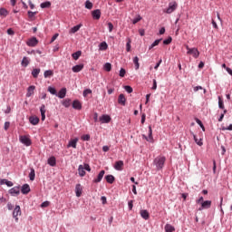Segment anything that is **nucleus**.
I'll return each mask as SVG.
<instances>
[{
	"label": "nucleus",
	"mask_w": 232,
	"mask_h": 232,
	"mask_svg": "<svg viewBox=\"0 0 232 232\" xmlns=\"http://www.w3.org/2000/svg\"><path fill=\"white\" fill-rule=\"evenodd\" d=\"M38 44H39V41L35 37H33L26 42L27 46H32V47L37 46Z\"/></svg>",
	"instance_id": "9d476101"
},
{
	"label": "nucleus",
	"mask_w": 232,
	"mask_h": 232,
	"mask_svg": "<svg viewBox=\"0 0 232 232\" xmlns=\"http://www.w3.org/2000/svg\"><path fill=\"white\" fill-rule=\"evenodd\" d=\"M57 37H59V34H53V36L51 39V43H53L57 39Z\"/></svg>",
	"instance_id": "69168bd1"
},
{
	"label": "nucleus",
	"mask_w": 232,
	"mask_h": 232,
	"mask_svg": "<svg viewBox=\"0 0 232 232\" xmlns=\"http://www.w3.org/2000/svg\"><path fill=\"white\" fill-rule=\"evenodd\" d=\"M40 111H41V116H42V121H45L46 119V106H44V104H43L40 107Z\"/></svg>",
	"instance_id": "f3484780"
},
{
	"label": "nucleus",
	"mask_w": 232,
	"mask_h": 232,
	"mask_svg": "<svg viewBox=\"0 0 232 232\" xmlns=\"http://www.w3.org/2000/svg\"><path fill=\"white\" fill-rule=\"evenodd\" d=\"M47 163L49 164V166L54 167L57 164V160H55V157L53 156L48 159Z\"/></svg>",
	"instance_id": "4be33fe9"
},
{
	"label": "nucleus",
	"mask_w": 232,
	"mask_h": 232,
	"mask_svg": "<svg viewBox=\"0 0 232 232\" xmlns=\"http://www.w3.org/2000/svg\"><path fill=\"white\" fill-rule=\"evenodd\" d=\"M202 202H205L204 201V197H200L198 199L196 200V203L200 204V206H201Z\"/></svg>",
	"instance_id": "6e6d98bb"
},
{
	"label": "nucleus",
	"mask_w": 232,
	"mask_h": 232,
	"mask_svg": "<svg viewBox=\"0 0 232 232\" xmlns=\"http://www.w3.org/2000/svg\"><path fill=\"white\" fill-rule=\"evenodd\" d=\"M48 92H50L52 95H57V90L53 87H48Z\"/></svg>",
	"instance_id": "a18cd8bd"
},
{
	"label": "nucleus",
	"mask_w": 232,
	"mask_h": 232,
	"mask_svg": "<svg viewBox=\"0 0 232 232\" xmlns=\"http://www.w3.org/2000/svg\"><path fill=\"white\" fill-rule=\"evenodd\" d=\"M211 200H205L202 202L201 207L198 208V211H202L203 209H209L211 208Z\"/></svg>",
	"instance_id": "0eeeda50"
},
{
	"label": "nucleus",
	"mask_w": 232,
	"mask_h": 232,
	"mask_svg": "<svg viewBox=\"0 0 232 232\" xmlns=\"http://www.w3.org/2000/svg\"><path fill=\"white\" fill-rule=\"evenodd\" d=\"M186 49L188 50V55H193L195 59H198V55H200V52L197 48H189V45H186Z\"/></svg>",
	"instance_id": "f03ea898"
},
{
	"label": "nucleus",
	"mask_w": 232,
	"mask_h": 232,
	"mask_svg": "<svg viewBox=\"0 0 232 232\" xmlns=\"http://www.w3.org/2000/svg\"><path fill=\"white\" fill-rule=\"evenodd\" d=\"M39 73H41V69H34L32 71V75L34 79H37V77H39Z\"/></svg>",
	"instance_id": "c756f323"
},
{
	"label": "nucleus",
	"mask_w": 232,
	"mask_h": 232,
	"mask_svg": "<svg viewBox=\"0 0 232 232\" xmlns=\"http://www.w3.org/2000/svg\"><path fill=\"white\" fill-rule=\"evenodd\" d=\"M126 75V70L124 68H121L120 70V77H124Z\"/></svg>",
	"instance_id": "603ef678"
},
{
	"label": "nucleus",
	"mask_w": 232,
	"mask_h": 232,
	"mask_svg": "<svg viewBox=\"0 0 232 232\" xmlns=\"http://www.w3.org/2000/svg\"><path fill=\"white\" fill-rule=\"evenodd\" d=\"M27 14H28V18L32 19L34 16H35L37 14V12L28 11Z\"/></svg>",
	"instance_id": "de8ad7c7"
},
{
	"label": "nucleus",
	"mask_w": 232,
	"mask_h": 232,
	"mask_svg": "<svg viewBox=\"0 0 232 232\" xmlns=\"http://www.w3.org/2000/svg\"><path fill=\"white\" fill-rule=\"evenodd\" d=\"M104 70H105V72H111V63H105Z\"/></svg>",
	"instance_id": "37998d69"
},
{
	"label": "nucleus",
	"mask_w": 232,
	"mask_h": 232,
	"mask_svg": "<svg viewBox=\"0 0 232 232\" xmlns=\"http://www.w3.org/2000/svg\"><path fill=\"white\" fill-rule=\"evenodd\" d=\"M212 26L215 28V30H218V25L217 24V22H215L214 19H212Z\"/></svg>",
	"instance_id": "052dcab7"
},
{
	"label": "nucleus",
	"mask_w": 232,
	"mask_h": 232,
	"mask_svg": "<svg viewBox=\"0 0 232 232\" xmlns=\"http://www.w3.org/2000/svg\"><path fill=\"white\" fill-rule=\"evenodd\" d=\"M81 55H82V52L81 51H77L76 53L72 54V56L74 59V61H77L79 59V57H81Z\"/></svg>",
	"instance_id": "f704fd0d"
},
{
	"label": "nucleus",
	"mask_w": 232,
	"mask_h": 232,
	"mask_svg": "<svg viewBox=\"0 0 232 232\" xmlns=\"http://www.w3.org/2000/svg\"><path fill=\"white\" fill-rule=\"evenodd\" d=\"M83 168H84V169H85L86 171H92V168H90V165H88V164H84V165H83Z\"/></svg>",
	"instance_id": "e2e57ef3"
},
{
	"label": "nucleus",
	"mask_w": 232,
	"mask_h": 232,
	"mask_svg": "<svg viewBox=\"0 0 232 232\" xmlns=\"http://www.w3.org/2000/svg\"><path fill=\"white\" fill-rule=\"evenodd\" d=\"M92 15L93 19H96L97 21H99V19H101V10L96 9V10L92 11Z\"/></svg>",
	"instance_id": "4468645a"
},
{
	"label": "nucleus",
	"mask_w": 232,
	"mask_h": 232,
	"mask_svg": "<svg viewBox=\"0 0 232 232\" xmlns=\"http://www.w3.org/2000/svg\"><path fill=\"white\" fill-rule=\"evenodd\" d=\"M124 168V161L122 160H118L115 162L114 164V169L117 170V171H122Z\"/></svg>",
	"instance_id": "6e6552de"
},
{
	"label": "nucleus",
	"mask_w": 232,
	"mask_h": 232,
	"mask_svg": "<svg viewBox=\"0 0 232 232\" xmlns=\"http://www.w3.org/2000/svg\"><path fill=\"white\" fill-rule=\"evenodd\" d=\"M28 64H30V58L24 56L22 60L21 65L24 66V68H26V66H28Z\"/></svg>",
	"instance_id": "b1692460"
},
{
	"label": "nucleus",
	"mask_w": 232,
	"mask_h": 232,
	"mask_svg": "<svg viewBox=\"0 0 232 232\" xmlns=\"http://www.w3.org/2000/svg\"><path fill=\"white\" fill-rule=\"evenodd\" d=\"M10 128V122L9 121H5V125H4V130H5V131Z\"/></svg>",
	"instance_id": "4d7b16f0"
},
{
	"label": "nucleus",
	"mask_w": 232,
	"mask_h": 232,
	"mask_svg": "<svg viewBox=\"0 0 232 232\" xmlns=\"http://www.w3.org/2000/svg\"><path fill=\"white\" fill-rule=\"evenodd\" d=\"M143 139H145L149 142H151V140H153V130H151V126L149 127V138L146 137V135H143Z\"/></svg>",
	"instance_id": "ddd939ff"
},
{
	"label": "nucleus",
	"mask_w": 232,
	"mask_h": 232,
	"mask_svg": "<svg viewBox=\"0 0 232 232\" xmlns=\"http://www.w3.org/2000/svg\"><path fill=\"white\" fill-rule=\"evenodd\" d=\"M82 26V24H78V25H75L73 26L72 28H71L70 30V34H77V32H79V30H81V27Z\"/></svg>",
	"instance_id": "bb28decb"
},
{
	"label": "nucleus",
	"mask_w": 232,
	"mask_h": 232,
	"mask_svg": "<svg viewBox=\"0 0 232 232\" xmlns=\"http://www.w3.org/2000/svg\"><path fill=\"white\" fill-rule=\"evenodd\" d=\"M118 102L121 106H126V96H124V94H120L118 97Z\"/></svg>",
	"instance_id": "2eb2a0df"
},
{
	"label": "nucleus",
	"mask_w": 232,
	"mask_h": 232,
	"mask_svg": "<svg viewBox=\"0 0 232 232\" xmlns=\"http://www.w3.org/2000/svg\"><path fill=\"white\" fill-rule=\"evenodd\" d=\"M77 142H79V139L75 138L73 140H71L67 145V148H77Z\"/></svg>",
	"instance_id": "f8f14e48"
},
{
	"label": "nucleus",
	"mask_w": 232,
	"mask_h": 232,
	"mask_svg": "<svg viewBox=\"0 0 232 232\" xmlns=\"http://www.w3.org/2000/svg\"><path fill=\"white\" fill-rule=\"evenodd\" d=\"M140 216L144 220H148L150 218V212L148 210H140Z\"/></svg>",
	"instance_id": "cd10ccee"
},
{
	"label": "nucleus",
	"mask_w": 232,
	"mask_h": 232,
	"mask_svg": "<svg viewBox=\"0 0 232 232\" xmlns=\"http://www.w3.org/2000/svg\"><path fill=\"white\" fill-rule=\"evenodd\" d=\"M127 52H130L131 50V41L129 40V42L126 44Z\"/></svg>",
	"instance_id": "5fc2aeb1"
},
{
	"label": "nucleus",
	"mask_w": 232,
	"mask_h": 232,
	"mask_svg": "<svg viewBox=\"0 0 232 232\" xmlns=\"http://www.w3.org/2000/svg\"><path fill=\"white\" fill-rule=\"evenodd\" d=\"M34 92H35V86L34 85L29 86L27 89L26 97H32Z\"/></svg>",
	"instance_id": "6ab92c4d"
},
{
	"label": "nucleus",
	"mask_w": 232,
	"mask_h": 232,
	"mask_svg": "<svg viewBox=\"0 0 232 232\" xmlns=\"http://www.w3.org/2000/svg\"><path fill=\"white\" fill-rule=\"evenodd\" d=\"M29 179L32 181L35 180V169H31V172L29 173Z\"/></svg>",
	"instance_id": "72a5a7b5"
},
{
	"label": "nucleus",
	"mask_w": 232,
	"mask_h": 232,
	"mask_svg": "<svg viewBox=\"0 0 232 232\" xmlns=\"http://www.w3.org/2000/svg\"><path fill=\"white\" fill-rule=\"evenodd\" d=\"M23 195H28V192L30 191V185L28 184H24L22 186V189H21Z\"/></svg>",
	"instance_id": "a211bd4d"
},
{
	"label": "nucleus",
	"mask_w": 232,
	"mask_h": 232,
	"mask_svg": "<svg viewBox=\"0 0 232 232\" xmlns=\"http://www.w3.org/2000/svg\"><path fill=\"white\" fill-rule=\"evenodd\" d=\"M8 193L12 197H17V195H19L21 193L20 187L17 186V187H14V188H10Z\"/></svg>",
	"instance_id": "423d86ee"
},
{
	"label": "nucleus",
	"mask_w": 232,
	"mask_h": 232,
	"mask_svg": "<svg viewBox=\"0 0 232 232\" xmlns=\"http://www.w3.org/2000/svg\"><path fill=\"white\" fill-rule=\"evenodd\" d=\"M72 108H73L74 110H82V105L81 104V102L75 100V101L72 102Z\"/></svg>",
	"instance_id": "412c9836"
},
{
	"label": "nucleus",
	"mask_w": 232,
	"mask_h": 232,
	"mask_svg": "<svg viewBox=\"0 0 232 232\" xmlns=\"http://www.w3.org/2000/svg\"><path fill=\"white\" fill-rule=\"evenodd\" d=\"M75 193H76V197H81V195H82V188L81 187V184L76 185Z\"/></svg>",
	"instance_id": "5701e85b"
},
{
	"label": "nucleus",
	"mask_w": 232,
	"mask_h": 232,
	"mask_svg": "<svg viewBox=\"0 0 232 232\" xmlns=\"http://www.w3.org/2000/svg\"><path fill=\"white\" fill-rule=\"evenodd\" d=\"M193 138H194L196 144H198V146H202L203 143L200 140L197 139V135L193 134Z\"/></svg>",
	"instance_id": "49530a36"
},
{
	"label": "nucleus",
	"mask_w": 232,
	"mask_h": 232,
	"mask_svg": "<svg viewBox=\"0 0 232 232\" xmlns=\"http://www.w3.org/2000/svg\"><path fill=\"white\" fill-rule=\"evenodd\" d=\"M105 179L109 184H113V182H115V177H113V175L105 176Z\"/></svg>",
	"instance_id": "c85d7f7f"
},
{
	"label": "nucleus",
	"mask_w": 232,
	"mask_h": 232,
	"mask_svg": "<svg viewBox=\"0 0 232 232\" xmlns=\"http://www.w3.org/2000/svg\"><path fill=\"white\" fill-rule=\"evenodd\" d=\"M108 27H109V32H113V24H111V22L108 23Z\"/></svg>",
	"instance_id": "13d9d810"
},
{
	"label": "nucleus",
	"mask_w": 232,
	"mask_h": 232,
	"mask_svg": "<svg viewBox=\"0 0 232 232\" xmlns=\"http://www.w3.org/2000/svg\"><path fill=\"white\" fill-rule=\"evenodd\" d=\"M124 90L127 92V93H132L133 92V88L130 85L124 86Z\"/></svg>",
	"instance_id": "c03bdc74"
},
{
	"label": "nucleus",
	"mask_w": 232,
	"mask_h": 232,
	"mask_svg": "<svg viewBox=\"0 0 232 232\" xmlns=\"http://www.w3.org/2000/svg\"><path fill=\"white\" fill-rule=\"evenodd\" d=\"M82 140H90V134H85V135L82 136Z\"/></svg>",
	"instance_id": "bf43d9fd"
},
{
	"label": "nucleus",
	"mask_w": 232,
	"mask_h": 232,
	"mask_svg": "<svg viewBox=\"0 0 232 232\" xmlns=\"http://www.w3.org/2000/svg\"><path fill=\"white\" fill-rule=\"evenodd\" d=\"M21 215V207L16 205L14 211H13V218L15 219V222H19V218Z\"/></svg>",
	"instance_id": "39448f33"
},
{
	"label": "nucleus",
	"mask_w": 232,
	"mask_h": 232,
	"mask_svg": "<svg viewBox=\"0 0 232 232\" xmlns=\"http://www.w3.org/2000/svg\"><path fill=\"white\" fill-rule=\"evenodd\" d=\"M78 173L80 175V177H84V175H86V170L84 169L83 165H80L78 168Z\"/></svg>",
	"instance_id": "393cba45"
},
{
	"label": "nucleus",
	"mask_w": 232,
	"mask_h": 232,
	"mask_svg": "<svg viewBox=\"0 0 232 232\" xmlns=\"http://www.w3.org/2000/svg\"><path fill=\"white\" fill-rule=\"evenodd\" d=\"M63 105L65 108H70V100H65V101L63 102Z\"/></svg>",
	"instance_id": "3c124183"
},
{
	"label": "nucleus",
	"mask_w": 232,
	"mask_h": 232,
	"mask_svg": "<svg viewBox=\"0 0 232 232\" xmlns=\"http://www.w3.org/2000/svg\"><path fill=\"white\" fill-rule=\"evenodd\" d=\"M53 71L52 70L45 71L44 73V76L45 79H48V77H53Z\"/></svg>",
	"instance_id": "473e14b6"
},
{
	"label": "nucleus",
	"mask_w": 232,
	"mask_h": 232,
	"mask_svg": "<svg viewBox=\"0 0 232 232\" xmlns=\"http://www.w3.org/2000/svg\"><path fill=\"white\" fill-rule=\"evenodd\" d=\"M90 93H92V90L90 89L83 91V97H87Z\"/></svg>",
	"instance_id": "8fccbe9b"
},
{
	"label": "nucleus",
	"mask_w": 232,
	"mask_h": 232,
	"mask_svg": "<svg viewBox=\"0 0 232 232\" xmlns=\"http://www.w3.org/2000/svg\"><path fill=\"white\" fill-rule=\"evenodd\" d=\"M29 122H31L33 124V126H37V124H39V117L31 116L29 118Z\"/></svg>",
	"instance_id": "dca6fc26"
},
{
	"label": "nucleus",
	"mask_w": 232,
	"mask_h": 232,
	"mask_svg": "<svg viewBox=\"0 0 232 232\" xmlns=\"http://www.w3.org/2000/svg\"><path fill=\"white\" fill-rule=\"evenodd\" d=\"M179 6V4L177 2H170L169 4V7L166 9V14H173L177 10V7Z\"/></svg>",
	"instance_id": "20e7f679"
},
{
	"label": "nucleus",
	"mask_w": 232,
	"mask_h": 232,
	"mask_svg": "<svg viewBox=\"0 0 232 232\" xmlns=\"http://www.w3.org/2000/svg\"><path fill=\"white\" fill-rule=\"evenodd\" d=\"M0 15L6 17V15H8V10L5 7L0 8Z\"/></svg>",
	"instance_id": "c9c22d12"
},
{
	"label": "nucleus",
	"mask_w": 232,
	"mask_h": 232,
	"mask_svg": "<svg viewBox=\"0 0 232 232\" xmlns=\"http://www.w3.org/2000/svg\"><path fill=\"white\" fill-rule=\"evenodd\" d=\"M140 21H142V16L140 14H138L136 18L132 20V24H137Z\"/></svg>",
	"instance_id": "a19ab883"
},
{
	"label": "nucleus",
	"mask_w": 232,
	"mask_h": 232,
	"mask_svg": "<svg viewBox=\"0 0 232 232\" xmlns=\"http://www.w3.org/2000/svg\"><path fill=\"white\" fill-rule=\"evenodd\" d=\"M171 41H173V39L169 36L168 39L163 41V44H171Z\"/></svg>",
	"instance_id": "09e8293b"
},
{
	"label": "nucleus",
	"mask_w": 232,
	"mask_h": 232,
	"mask_svg": "<svg viewBox=\"0 0 232 232\" xmlns=\"http://www.w3.org/2000/svg\"><path fill=\"white\" fill-rule=\"evenodd\" d=\"M82 68H84V64H78L72 67V72L74 73H79V72H82Z\"/></svg>",
	"instance_id": "aec40b11"
},
{
	"label": "nucleus",
	"mask_w": 232,
	"mask_h": 232,
	"mask_svg": "<svg viewBox=\"0 0 232 232\" xmlns=\"http://www.w3.org/2000/svg\"><path fill=\"white\" fill-rule=\"evenodd\" d=\"M105 173H106V171L101 170L100 173L97 176V179H93V182L95 184H99V182H101V180H102Z\"/></svg>",
	"instance_id": "9b49d317"
},
{
	"label": "nucleus",
	"mask_w": 232,
	"mask_h": 232,
	"mask_svg": "<svg viewBox=\"0 0 232 232\" xmlns=\"http://www.w3.org/2000/svg\"><path fill=\"white\" fill-rule=\"evenodd\" d=\"M57 95L59 99H64V97H66V88L61 89Z\"/></svg>",
	"instance_id": "a878e982"
},
{
	"label": "nucleus",
	"mask_w": 232,
	"mask_h": 232,
	"mask_svg": "<svg viewBox=\"0 0 232 232\" xmlns=\"http://www.w3.org/2000/svg\"><path fill=\"white\" fill-rule=\"evenodd\" d=\"M85 8H87V10H92L93 8V4L90 2V0H87L85 2Z\"/></svg>",
	"instance_id": "58836bf2"
},
{
	"label": "nucleus",
	"mask_w": 232,
	"mask_h": 232,
	"mask_svg": "<svg viewBox=\"0 0 232 232\" xmlns=\"http://www.w3.org/2000/svg\"><path fill=\"white\" fill-rule=\"evenodd\" d=\"M5 184L8 188H12V186H14V183L12 181H8L7 179L5 180Z\"/></svg>",
	"instance_id": "338daca9"
},
{
	"label": "nucleus",
	"mask_w": 232,
	"mask_h": 232,
	"mask_svg": "<svg viewBox=\"0 0 232 232\" xmlns=\"http://www.w3.org/2000/svg\"><path fill=\"white\" fill-rule=\"evenodd\" d=\"M100 50H108V44L106 42H102L100 44Z\"/></svg>",
	"instance_id": "79ce46f5"
},
{
	"label": "nucleus",
	"mask_w": 232,
	"mask_h": 232,
	"mask_svg": "<svg viewBox=\"0 0 232 232\" xmlns=\"http://www.w3.org/2000/svg\"><path fill=\"white\" fill-rule=\"evenodd\" d=\"M133 63L135 64L136 70H139V68H140V64L139 63V57L135 56L133 58Z\"/></svg>",
	"instance_id": "e433bc0d"
},
{
	"label": "nucleus",
	"mask_w": 232,
	"mask_h": 232,
	"mask_svg": "<svg viewBox=\"0 0 232 232\" xmlns=\"http://www.w3.org/2000/svg\"><path fill=\"white\" fill-rule=\"evenodd\" d=\"M110 121H111L110 115L103 114L100 117V122H102V124H108Z\"/></svg>",
	"instance_id": "1a4fd4ad"
},
{
	"label": "nucleus",
	"mask_w": 232,
	"mask_h": 232,
	"mask_svg": "<svg viewBox=\"0 0 232 232\" xmlns=\"http://www.w3.org/2000/svg\"><path fill=\"white\" fill-rule=\"evenodd\" d=\"M41 8H50L52 6V3L50 2H44L40 5Z\"/></svg>",
	"instance_id": "ea45409f"
},
{
	"label": "nucleus",
	"mask_w": 232,
	"mask_h": 232,
	"mask_svg": "<svg viewBox=\"0 0 232 232\" xmlns=\"http://www.w3.org/2000/svg\"><path fill=\"white\" fill-rule=\"evenodd\" d=\"M165 231L166 232H173L175 231V227L171 226L170 224L165 225Z\"/></svg>",
	"instance_id": "7c9ffc66"
},
{
	"label": "nucleus",
	"mask_w": 232,
	"mask_h": 232,
	"mask_svg": "<svg viewBox=\"0 0 232 232\" xmlns=\"http://www.w3.org/2000/svg\"><path fill=\"white\" fill-rule=\"evenodd\" d=\"M152 90H157V80H153Z\"/></svg>",
	"instance_id": "774afa93"
},
{
	"label": "nucleus",
	"mask_w": 232,
	"mask_h": 232,
	"mask_svg": "<svg viewBox=\"0 0 232 232\" xmlns=\"http://www.w3.org/2000/svg\"><path fill=\"white\" fill-rule=\"evenodd\" d=\"M20 142L24 144V146H32V140H30V135H22L19 137Z\"/></svg>",
	"instance_id": "7ed1b4c3"
},
{
	"label": "nucleus",
	"mask_w": 232,
	"mask_h": 232,
	"mask_svg": "<svg viewBox=\"0 0 232 232\" xmlns=\"http://www.w3.org/2000/svg\"><path fill=\"white\" fill-rule=\"evenodd\" d=\"M218 108L220 110H225V106H224V100H222V97L218 96Z\"/></svg>",
	"instance_id": "2f4dec72"
},
{
	"label": "nucleus",
	"mask_w": 232,
	"mask_h": 232,
	"mask_svg": "<svg viewBox=\"0 0 232 232\" xmlns=\"http://www.w3.org/2000/svg\"><path fill=\"white\" fill-rule=\"evenodd\" d=\"M222 130L223 131H226V130L232 131V124H230L228 127H222Z\"/></svg>",
	"instance_id": "864d4df0"
},
{
	"label": "nucleus",
	"mask_w": 232,
	"mask_h": 232,
	"mask_svg": "<svg viewBox=\"0 0 232 232\" xmlns=\"http://www.w3.org/2000/svg\"><path fill=\"white\" fill-rule=\"evenodd\" d=\"M49 206H50V202L45 201V202L42 203L41 208H48Z\"/></svg>",
	"instance_id": "680f3d73"
},
{
	"label": "nucleus",
	"mask_w": 232,
	"mask_h": 232,
	"mask_svg": "<svg viewBox=\"0 0 232 232\" xmlns=\"http://www.w3.org/2000/svg\"><path fill=\"white\" fill-rule=\"evenodd\" d=\"M28 4H29L31 10H34V8H35V5H34V3H32V0H29Z\"/></svg>",
	"instance_id": "0e129e2a"
},
{
	"label": "nucleus",
	"mask_w": 232,
	"mask_h": 232,
	"mask_svg": "<svg viewBox=\"0 0 232 232\" xmlns=\"http://www.w3.org/2000/svg\"><path fill=\"white\" fill-rule=\"evenodd\" d=\"M160 41H162V39H158V40H156V41L149 47V50H151L152 48H155V46H159V44H160Z\"/></svg>",
	"instance_id": "4c0bfd02"
},
{
	"label": "nucleus",
	"mask_w": 232,
	"mask_h": 232,
	"mask_svg": "<svg viewBox=\"0 0 232 232\" xmlns=\"http://www.w3.org/2000/svg\"><path fill=\"white\" fill-rule=\"evenodd\" d=\"M165 162H166L165 157L160 156L154 160V164L156 165L157 169H162V168H164Z\"/></svg>",
	"instance_id": "f257e3e1"
}]
</instances>
